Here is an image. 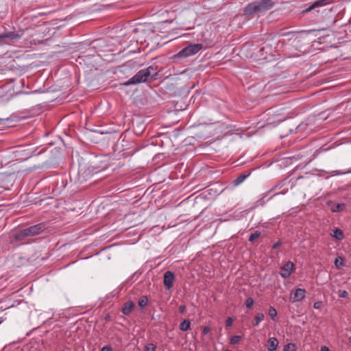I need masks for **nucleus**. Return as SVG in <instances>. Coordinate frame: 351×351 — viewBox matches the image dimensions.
<instances>
[{
	"instance_id": "4468645a",
	"label": "nucleus",
	"mask_w": 351,
	"mask_h": 351,
	"mask_svg": "<svg viewBox=\"0 0 351 351\" xmlns=\"http://www.w3.org/2000/svg\"><path fill=\"white\" fill-rule=\"evenodd\" d=\"M191 327V322L189 319H184L180 324L179 328L182 331H186Z\"/></svg>"
},
{
	"instance_id": "412c9836",
	"label": "nucleus",
	"mask_w": 351,
	"mask_h": 351,
	"mask_svg": "<svg viewBox=\"0 0 351 351\" xmlns=\"http://www.w3.org/2000/svg\"><path fill=\"white\" fill-rule=\"evenodd\" d=\"M11 121L12 119L10 117H0V125L4 126Z\"/></svg>"
},
{
	"instance_id": "a878e982",
	"label": "nucleus",
	"mask_w": 351,
	"mask_h": 351,
	"mask_svg": "<svg viewBox=\"0 0 351 351\" xmlns=\"http://www.w3.org/2000/svg\"><path fill=\"white\" fill-rule=\"evenodd\" d=\"M323 306H324V304H323V302H322V301L315 302L313 304V307L315 309H321V308H322Z\"/></svg>"
},
{
	"instance_id": "9b49d317",
	"label": "nucleus",
	"mask_w": 351,
	"mask_h": 351,
	"mask_svg": "<svg viewBox=\"0 0 351 351\" xmlns=\"http://www.w3.org/2000/svg\"><path fill=\"white\" fill-rule=\"evenodd\" d=\"M267 349L269 351H275L278 346V341L275 337H269L267 341Z\"/></svg>"
},
{
	"instance_id": "39448f33",
	"label": "nucleus",
	"mask_w": 351,
	"mask_h": 351,
	"mask_svg": "<svg viewBox=\"0 0 351 351\" xmlns=\"http://www.w3.org/2000/svg\"><path fill=\"white\" fill-rule=\"evenodd\" d=\"M23 34L24 32L22 30L18 32H8L0 34V45H11L23 37Z\"/></svg>"
},
{
	"instance_id": "72a5a7b5",
	"label": "nucleus",
	"mask_w": 351,
	"mask_h": 351,
	"mask_svg": "<svg viewBox=\"0 0 351 351\" xmlns=\"http://www.w3.org/2000/svg\"><path fill=\"white\" fill-rule=\"evenodd\" d=\"M179 310H180V313H184V311H185V306H180Z\"/></svg>"
},
{
	"instance_id": "c85d7f7f",
	"label": "nucleus",
	"mask_w": 351,
	"mask_h": 351,
	"mask_svg": "<svg viewBox=\"0 0 351 351\" xmlns=\"http://www.w3.org/2000/svg\"><path fill=\"white\" fill-rule=\"evenodd\" d=\"M100 351H112V348L110 346H104Z\"/></svg>"
},
{
	"instance_id": "f257e3e1",
	"label": "nucleus",
	"mask_w": 351,
	"mask_h": 351,
	"mask_svg": "<svg viewBox=\"0 0 351 351\" xmlns=\"http://www.w3.org/2000/svg\"><path fill=\"white\" fill-rule=\"evenodd\" d=\"M157 75V67L154 65L149 66L148 67L141 69L127 82L123 84L124 86H130L146 82L149 80L155 79Z\"/></svg>"
},
{
	"instance_id": "bb28decb",
	"label": "nucleus",
	"mask_w": 351,
	"mask_h": 351,
	"mask_svg": "<svg viewBox=\"0 0 351 351\" xmlns=\"http://www.w3.org/2000/svg\"><path fill=\"white\" fill-rule=\"evenodd\" d=\"M348 295V293L346 291H345V290L339 291V298H347Z\"/></svg>"
},
{
	"instance_id": "c9c22d12",
	"label": "nucleus",
	"mask_w": 351,
	"mask_h": 351,
	"mask_svg": "<svg viewBox=\"0 0 351 351\" xmlns=\"http://www.w3.org/2000/svg\"><path fill=\"white\" fill-rule=\"evenodd\" d=\"M349 342L351 343V336L349 337Z\"/></svg>"
},
{
	"instance_id": "7c9ffc66",
	"label": "nucleus",
	"mask_w": 351,
	"mask_h": 351,
	"mask_svg": "<svg viewBox=\"0 0 351 351\" xmlns=\"http://www.w3.org/2000/svg\"><path fill=\"white\" fill-rule=\"evenodd\" d=\"M320 351H330V350L327 346H323L321 347Z\"/></svg>"
},
{
	"instance_id": "2f4dec72",
	"label": "nucleus",
	"mask_w": 351,
	"mask_h": 351,
	"mask_svg": "<svg viewBox=\"0 0 351 351\" xmlns=\"http://www.w3.org/2000/svg\"><path fill=\"white\" fill-rule=\"evenodd\" d=\"M280 244H281V243H280V241H278V242L275 243L273 245V246H272L273 249H276V248L278 247V246H279Z\"/></svg>"
},
{
	"instance_id": "20e7f679",
	"label": "nucleus",
	"mask_w": 351,
	"mask_h": 351,
	"mask_svg": "<svg viewBox=\"0 0 351 351\" xmlns=\"http://www.w3.org/2000/svg\"><path fill=\"white\" fill-rule=\"evenodd\" d=\"M203 48V45L201 43L192 44L184 47L178 53L174 55V58H187L197 54Z\"/></svg>"
},
{
	"instance_id": "f3484780",
	"label": "nucleus",
	"mask_w": 351,
	"mask_h": 351,
	"mask_svg": "<svg viewBox=\"0 0 351 351\" xmlns=\"http://www.w3.org/2000/svg\"><path fill=\"white\" fill-rule=\"evenodd\" d=\"M335 265L337 268L340 269L344 265V261L340 256L335 258Z\"/></svg>"
},
{
	"instance_id": "6ab92c4d",
	"label": "nucleus",
	"mask_w": 351,
	"mask_h": 351,
	"mask_svg": "<svg viewBox=\"0 0 351 351\" xmlns=\"http://www.w3.org/2000/svg\"><path fill=\"white\" fill-rule=\"evenodd\" d=\"M241 339V336L240 335H234L231 337L230 340V344H236L238 343Z\"/></svg>"
},
{
	"instance_id": "393cba45",
	"label": "nucleus",
	"mask_w": 351,
	"mask_h": 351,
	"mask_svg": "<svg viewBox=\"0 0 351 351\" xmlns=\"http://www.w3.org/2000/svg\"><path fill=\"white\" fill-rule=\"evenodd\" d=\"M254 304V300L252 298H247L245 300V306L248 308H251Z\"/></svg>"
},
{
	"instance_id": "a211bd4d",
	"label": "nucleus",
	"mask_w": 351,
	"mask_h": 351,
	"mask_svg": "<svg viewBox=\"0 0 351 351\" xmlns=\"http://www.w3.org/2000/svg\"><path fill=\"white\" fill-rule=\"evenodd\" d=\"M260 235L261 233L258 231H255L250 235L248 240L250 242H253L256 239H258L260 237Z\"/></svg>"
},
{
	"instance_id": "6e6552de",
	"label": "nucleus",
	"mask_w": 351,
	"mask_h": 351,
	"mask_svg": "<svg viewBox=\"0 0 351 351\" xmlns=\"http://www.w3.org/2000/svg\"><path fill=\"white\" fill-rule=\"evenodd\" d=\"M306 296V290L304 289H296L293 292L292 302H297L302 301Z\"/></svg>"
},
{
	"instance_id": "c756f323",
	"label": "nucleus",
	"mask_w": 351,
	"mask_h": 351,
	"mask_svg": "<svg viewBox=\"0 0 351 351\" xmlns=\"http://www.w3.org/2000/svg\"><path fill=\"white\" fill-rule=\"evenodd\" d=\"M210 331V329L208 326H204L202 330V334L206 335Z\"/></svg>"
},
{
	"instance_id": "e433bc0d",
	"label": "nucleus",
	"mask_w": 351,
	"mask_h": 351,
	"mask_svg": "<svg viewBox=\"0 0 351 351\" xmlns=\"http://www.w3.org/2000/svg\"><path fill=\"white\" fill-rule=\"evenodd\" d=\"M224 351H229V350H224Z\"/></svg>"
},
{
	"instance_id": "0eeeda50",
	"label": "nucleus",
	"mask_w": 351,
	"mask_h": 351,
	"mask_svg": "<svg viewBox=\"0 0 351 351\" xmlns=\"http://www.w3.org/2000/svg\"><path fill=\"white\" fill-rule=\"evenodd\" d=\"M175 280L173 272L167 271L164 274V285L167 289L169 290L173 287Z\"/></svg>"
},
{
	"instance_id": "f704fd0d",
	"label": "nucleus",
	"mask_w": 351,
	"mask_h": 351,
	"mask_svg": "<svg viewBox=\"0 0 351 351\" xmlns=\"http://www.w3.org/2000/svg\"><path fill=\"white\" fill-rule=\"evenodd\" d=\"M2 322H3L2 318H0V324L2 323Z\"/></svg>"
},
{
	"instance_id": "7ed1b4c3",
	"label": "nucleus",
	"mask_w": 351,
	"mask_h": 351,
	"mask_svg": "<svg viewBox=\"0 0 351 351\" xmlns=\"http://www.w3.org/2000/svg\"><path fill=\"white\" fill-rule=\"evenodd\" d=\"M46 228V225L43 223H38L28 228L20 230L16 234L17 239H22L27 237H33L39 234Z\"/></svg>"
},
{
	"instance_id": "423d86ee",
	"label": "nucleus",
	"mask_w": 351,
	"mask_h": 351,
	"mask_svg": "<svg viewBox=\"0 0 351 351\" xmlns=\"http://www.w3.org/2000/svg\"><path fill=\"white\" fill-rule=\"evenodd\" d=\"M294 268L293 263L290 261H287L280 267V274L281 277L285 279L288 278L291 275Z\"/></svg>"
},
{
	"instance_id": "4be33fe9",
	"label": "nucleus",
	"mask_w": 351,
	"mask_h": 351,
	"mask_svg": "<svg viewBox=\"0 0 351 351\" xmlns=\"http://www.w3.org/2000/svg\"><path fill=\"white\" fill-rule=\"evenodd\" d=\"M156 346L154 343H148L145 346V351H156Z\"/></svg>"
},
{
	"instance_id": "ddd939ff",
	"label": "nucleus",
	"mask_w": 351,
	"mask_h": 351,
	"mask_svg": "<svg viewBox=\"0 0 351 351\" xmlns=\"http://www.w3.org/2000/svg\"><path fill=\"white\" fill-rule=\"evenodd\" d=\"M332 236L339 241H341L344 238L343 231L339 228H336L333 230V234Z\"/></svg>"
},
{
	"instance_id": "1a4fd4ad",
	"label": "nucleus",
	"mask_w": 351,
	"mask_h": 351,
	"mask_svg": "<svg viewBox=\"0 0 351 351\" xmlns=\"http://www.w3.org/2000/svg\"><path fill=\"white\" fill-rule=\"evenodd\" d=\"M329 3V0H317L313 3L308 8L304 10L302 13L305 14L311 12L315 8L323 7Z\"/></svg>"
},
{
	"instance_id": "f8f14e48",
	"label": "nucleus",
	"mask_w": 351,
	"mask_h": 351,
	"mask_svg": "<svg viewBox=\"0 0 351 351\" xmlns=\"http://www.w3.org/2000/svg\"><path fill=\"white\" fill-rule=\"evenodd\" d=\"M250 173L240 174L234 180V184L236 186L240 184L250 176Z\"/></svg>"
},
{
	"instance_id": "2eb2a0df",
	"label": "nucleus",
	"mask_w": 351,
	"mask_h": 351,
	"mask_svg": "<svg viewBox=\"0 0 351 351\" xmlns=\"http://www.w3.org/2000/svg\"><path fill=\"white\" fill-rule=\"evenodd\" d=\"M265 315L263 313H258L254 317V325L257 326L264 319Z\"/></svg>"
},
{
	"instance_id": "dca6fc26",
	"label": "nucleus",
	"mask_w": 351,
	"mask_h": 351,
	"mask_svg": "<svg viewBox=\"0 0 351 351\" xmlns=\"http://www.w3.org/2000/svg\"><path fill=\"white\" fill-rule=\"evenodd\" d=\"M268 314L273 321H276V317L277 316V311L274 307L270 306L269 308Z\"/></svg>"
},
{
	"instance_id": "b1692460",
	"label": "nucleus",
	"mask_w": 351,
	"mask_h": 351,
	"mask_svg": "<svg viewBox=\"0 0 351 351\" xmlns=\"http://www.w3.org/2000/svg\"><path fill=\"white\" fill-rule=\"evenodd\" d=\"M295 346L294 343H288L285 346V351H295Z\"/></svg>"
},
{
	"instance_id": "aec40b11",
	"label": "nucleus",
	"mask_w": 351,
	"mask_h": 351,
	"mask_svg": "<svg viewBox=\"0 0 351 351\" xmlns=\"http://www.w3.org/2000/svg\"><path fill=\"white\" fill-rule=\"evenodd\" d=\"M147 302H148V300H147V298L145 297V296H143L142 297L139 301H138V305L141 307V308H143L145 307L147 304Z\"/></svg>"
},
{
	"instance_id": "9d476101",
	"label": "nucleus",
	"mask_w": 351,
	"mask_h": 351,
	"mask_svg": "<svg viewBox=\"0 0 351 351\" xmlns=\"http://www.w3.org/2000/svg\"><path fill=\"white\" fill-rule=\"evenodd\" d=\"M134 304L133 302L128 301L124 304L122 307L121 312L125 315H128L131 313L134 308Z\"/></svg>"
},
{
	"instance_id": "5701e85b",
	"label": "nucleus",
	"mask_w": 351,
	"mask_h": 351,
	"mask_svg": "<svg viewBox=\"0 0 351 351\" xmlns=\"http://www.w3.org/2000/svg\"><path fill=\"white\" fill-rule=\"evenodd\" d=\"M345 208L344 204H337L333 208V212H339Z\"/></svg>"
},
{
	"instance_id": "473e14b6",
	"label": "nucleus",
	"mask_w": 351,
	"mask_h": 351,
	"mask_svg": "<svg viewBox=\"0 0 351 351\" xmlns=\"http://www.w3.org/2000/svg\"><path fill=\"white\" fill-rule=\"evenodd\" d=\"M350 172H351V171H345V172L337 171V175H342V174L349 173Z\"/></svg>"
},
{
	"instance_id": "f03ea898",
	"label": "nucleus",
	"mask_w": 351,
	"mask_h": 351,
	"mask_svg": "<svg viewBox=\"0 0 351 351\" xmlns=\"http://www.w3.org/2000/svg\"><path fill=\"white\" fill-rule=\"evenodd\" d=\"M275 3L272 0H260L249 3L244 9V15L252 16L263 13L271 9Z\"/></svg>"
},
{
	"instance_id": "cd10ccee",
	"label": "nucleus",
	"mask_w": 351,
	"mask_h": 351,
	"mask_svg": "<svg viewBox=\"0 0 351 351\" xmlns=\"http://www.w3.org/2000/svg\"><path fill=\"white\" fill-rule=\"evenodd\" d=\"M232 318L230 317H228L226 321V326H231L232 325Z\"/></svg>"
}]
</instances>
